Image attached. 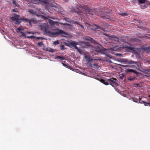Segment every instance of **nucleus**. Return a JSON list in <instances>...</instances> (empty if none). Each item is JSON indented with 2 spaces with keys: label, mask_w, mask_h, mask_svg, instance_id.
<instances>
[{
  "label": "nucleus",
  "mask_w": 150,
  "mask_h": 150,
  "mask_svg": "<svg viewBox=\"0 0 150 150\" xmlns=\"http://www.w3.org/2000/svg\"><path fill=\"white\" fill-rule=\"evenodd\" d=\"M137 40V39L135 38H130V40L132 42L135 41Z\"/></svg>",
  "instance_id": "473e14b6"
},
{
  "label": "nucleus",
  "mask_w": 150,
  "mask_h": 150,
  "mask_svg": "<svg viewBox=\"0 0 150 150\" xmlns=\"http://www.w3.org/2000/svg\"><path fill=\"white\" fill-rule=\"evenodd\" d=\"M94 49L95 51L101 54L104 53V50L101 48V46L100 45L95 46L94 47Z\"/></svg>",
  "instance_id": "0eeeda50"
},
{
  "label": "nucleus",
  "mask_w": 150,
  "mask_h": 150,
  "mask_svg": "<svg viewBox=\"0 0 150 150\" xmlns=\"http://www.w3.org/2000/svg\"><path fill=\"white\" fill-rule=\"evenodd\" d=\"M112 79H113L114 80H115V81H116L117 80L115 78H112Z\"/></svg>",
  "instance_id": "c03bdc74"
},
{
  "label": "nucleus",
  "mask_w": 150,
  "mask_h": 150,
  "mask_svg": "<svg viewBox=\"0 0 150 150\" xmlns=\"http://www.w3.org/2000/svg\"><path fill=\"white\" fill-rule=\"evenodd\" d=\"M142 71L144 73L149 74H150V69H142Z\"/></svg>",
  "instance_id": "a211bd4d"
},
{
  "label": "nucleus",
  "mask_w": 150,
  "mask_h": 150,
  "mask_svg": "<svg viewBox=\"0 0 150 150\" xmlns=\"http://www.w3.org/2000/svg\"><path fill=\"white\" fill-rule=\"evenodd\" d=\"M71 11H72L75 12L77 14L80 13H81V11L79 9L77 8H71Z\"/></svg>",
  "instance_id": "f8f14e48"
},
{
  "label": "nucleus",
  "mask_w": 150,
  "mask_h": 150,
  "mask_svg": "<svg viewBox=\"0 0 150 150\" xmlns=\"http://www.w3.org/2000/svg\"><path fill=\"white\" fill-rule=\"evenodd\" d=\"M135 78V77L129 76L128 78V80L129 81H132L134 80Z\"/></svg>",
  "instance_id": "4be33fe9"
},
{
  "label": "nucleus",
  "mask_w": 150,
  "mask_h": 150,
  "mask_svg": "<svg viewBox=\"0 0 150 150\" xmlns=\"http://www.w3.org/2000/svg\"><path fill=\"white\" fill-rule=\"evenodd\" d=\"M65 62H66V61H64L63 62L64 63H65Z\"/></svg>",
  "instance_id": "3c124183"
},
{
  "label": "nucleus",
  "mask_w": 150,
  "mask_h": 150,
  "mask_svg": "<svg viewBox=\"0 0 150 150\" xmlns=\"http://www.w3.org/2000/svg\"><path fill=\"white\" fill-rule=\"evenodd\" d=\"M29 12H30V13H33V11H31V10H30V11H29Z\"/></svg>",
  "instance_id": "79ce46f5"
},
{
  "label": "nucleus",
  "mask_w": 150,
  "mask_h": 150,
  "mask_svg": "<svg viewBox=\"0 0 150 150\" xmlns=\"http://www.w3.org/2000/svg\"><path fill=\"white\" fill-rule=\"evenodd\" d=\"M21 28L20 27L19 28H17V30L18 32H21V31L24 30V29L21 26Z\"/></svg>",
  "instance_id": "bb28decb"
},
{
  "label": "nucleus",
  "mask_w": 150,
  "mask_h": 150,
  "mask_svg": "<svg viewBox=\"0 0 150 150\" xmlns=\"http://www.w3.org/2000/svg\"><path fill=\"white\" fill-rule=\"evenodd\" d=\"M27 33L29 34H30L31 33L30 32H28Z\"/></svg>",
  "instance_id": "09e8293b"
},
{
  "label": "nucleus",
  "mask_w": 150,
  "mask_h": 150,
  "mask_svg": "<svg viewBox=\"0 0 150 150\" xmlns=\"http://www.w3.org/2000/svg\"><path fill=\"white\" fill-rule=\"evenodd\" d=\"M84 58L88 61V64L89 67L97 69L98 68V59H93L88 55H85Z\"/></svg>",
  "instance_id": "f03ea898"
},
{
  "label": "nucleus",
  "mask_w": 150,
  "mask_h": 150,
  "mask_svg": "<svg viewBox=\"0 0 150 150\" xmlns=\"http://www.w3.org/2000/svg\"><path fill=\"white\" fill-rule=\"evenodd\" d=\"M78 44V43L74 41L69 42L68 43H66L65 44V45L67 46H72V47L76 49L79 53H81V51L76 46V45Z\"/></svg>",
  "instance_id": "423d86ee"
},
{
  "label": "nucleus",
  "mask_w": 150,
  "mask_h": 150,
  "mask_svg": "<svg viewBox=\"0 0 150 150\" xmlns=\"http://www.w3.org/2000/svg\"><path fill=\"white\" fill-rule=\"evenodd\" d=\"M42 17L43 18H44L45 20H47L48 19V18H50V17L49 16H42Z\"/></svg>",
  "instance_id": "c85d7f7f"
},
{
  "label": "nucleus",
  "mask_w": 150,
  "mask_h": 150,
  "mask_svg": "<svg viewBox=\"0 0 150 150\" xmlns=\"http://www.w3.org/2000/svg\"><path fill=\"white\" fill-rule=\"evenodd\" d=\"M112 50L115 51H119L122 50V47H119L118 46H116L111 48Z\"/></svg>",
  "instance_id": "4468645a"
},
{
  "label": "nucleus",
  "mask_w": 150,
  "mask_h": 150,
  "mask_svg": "<svg viewBox=\"0 0 150 150\" xmlns=\"http://www.w3.org/2000/svg\"><path fill=\"white\" fill-rule=\"evenodd\" d=\"M117 54L119 56H121L122 55V54Z\"/></svg>",
  "instance_id": "ea45409f"
},
{
  "label": "nucleus",
  "mask_w": 150,
  "mask_h": 150,
  "mask_svg": "<svg viewBox=\"0 0 150 150\" xmlns=\"http://www.w3.org/2000/svg\"><path fill=\"white\" fill-rule=\"evenodd\" d=\"M134 65H133L132 66H129V65H121V66L122 67H132L134 66Z\"/></svg>",
  "instance_id": "a878e982"
},
{
  "label": "nucleus",
  "mask_w": 150,
  "mask_h": 150,
  "mask_svg": "<svg viewBox=\"0 0 150 150\" xmlns=\"http://www.w3.org/2000/svg\"><path fill=\"white\" fill-rule=\"evenodd\" d=\"M48 22L50 24V25L51 27L53 28H55V24L57 22H55L50 19L48 20Z\"/></svg>",
  "instance_id": "9d476101"
},
{
  "label": "nucleus",
  "mask_w": 150,
  "mask_h": 150,
  "mask_svg": "<svg viewBox=\"0 0 150 150\" xmlns=\"http://www.w3.org/2000/svg\"><path fill=\"white\" fill-rule=\"evenodd\" d=\"M108 81L110 83V84L113 86V85L115 86H118V84L114 80L111 79H107V80H105L103 79H101L100 80V81L105 84V85H108L109 83L107 81Z\"/></svg>",
  "instance_id": "20e7f679"
},
{
  "label": "nucleus",
  "mask_w": 150,
  "mask_h": 150,
  "mask_svg": "<svg viewBox=\"0 0 150 150\" xmlns=\"http://www.w3.org/2000/svg\"><path fill=\"white\" fill-rule=\"evenodd\" d=\"M41 30L43 31L46 34L51 36L54 37L57 35H61L63 37H65L68 34L62 30L56 28L55 29V32H52L48 30V27L45 24L41 25Z\"/></svg>",
  "instance_id": "f257e3e1"
},
{
  "label": "nucleus",
  "mask_w": 150,
  "mask_h": 150,
  "mask_svg": "<svg viewBox=\"0 0 150 150\" xmlns=\"http://www.w3.org/2000/svg\"><path fill=\"white\" fill-rule=\"evenodd\" d=\"M22 21H26L27 23H29L30 25L31 24V22H33V21L30 19H28L26 18H22L21 19Z\"/></svg>",
  "instance_id": "ddd939ff"
},
{
  "label": "nucleus",
  "mask_w": 150,
  "mask_h": 150,
  "mask_svg": "<svg viewBox=\"0 0 150 150\" xmlns=\"http://www.w3.org/2000/svg\"><path fill=\"white\" fill-rule=\"evenodd\" d=\"M112 39V41H113L114 40L115 41V42H114V44H116L117 42H118L119 41V38L117 37H115V36H113Z\"/></svg>",
  "instance_id": "6ab92c4d"
},
{
  "label": "nucleus",
  "mask_w": 150,
  "mask_h": 150,
  "mask_svg": "<svg viewBox=\"0 0 150 150\" xmlns=\"http://www.w3.org/2000/svg\"><path fill=\"white\" fill-rule=\"evenodd\" d=\"M149 63H150V61H149Z\"/></svg>",
  "instance_id": "603ef678"
},
{
  "label": "nucleus",
  "mask_w": 150,
  "mask_h": 150,
  "mask_svg": "<svg viewBox=\"0 0 150 150\" xmlns=\"http://www.w3.org/2000/svg\"><path fill=\"white\" fill-rule=\"evenodd\" d=\"M86 13L88 14L89 15L91 16L93 15V13H94L96 15L99 16L101 18H102L105 19H109V16L104 13H103L101 11H95L94 10V11H92L91 10L89 9L88 8H87L86 9Z\"/></svg>",
  "instance_id": "7ed1b4c3"
},
{
  "label": "nucleus",
  "mask_w": 150,
  "mask_h": 150,
  "mask_svg": "<svg viewBox=\"0 0 150 150\" xmlns=\"http://www.w3.org/2000/svg\"><path fill=\"white\" fill-rule=\"evenodd\" d=\"M65 46L64 45H62L60 47V49L61 50L64 49Z\"/></svg>",
  "instance_id": "72a5a7b5"
},
{
  "label": "nucleus",
  "mask_w": 150,
  "mask_h": 150,
  "mask_svg": "<svg viewBox=\"0 0 150 150\" xmlns=\"http://www.w3.org/2000/svg\"><path fill=\"white\" fill-rule=\"evenodd\" d=\"M37 38V39H40V38L39 37H37V38Z\"/></svg>",
  "instance_id": "37998d69"
},
{
  "label": "nucleus",
  "mask_w": 150,
  "mask_h": 150,
  "mask_svg": "<svg viewBox=\"0 0 150 150\" xmlns=\"http://www.w3.org/2000/svg\"><path fill=\"white\" fill-rule=\"evenodd\" d=\"M86 39L87 40L90 41L93 43L95 44L96 43L97 44H98V42H96L95 40H94L91 37H88Z\"/></svg>",
  "instance_id": "2eb2a0df"
},
{
  "label": "nucleus",
  "mask_w": 150,
  "mask_h": 150,
  "mask_svg": "<svg viewBox=\"0 0 150 150\" xmlns=\"http://www.w3.org/2000/svg\"><path fill=\"white\" fill-rule=\"evenodd\" d=\"M19 15L14 14L11 19L15 24L19 25L21 22V20L19 18Z\"/></svg>",
  "instance_id": "39448f33"
},
{
  "label": "nucleus",
  "mask_w": 150,
  "mask_h": 150,
  "mask_svg": "<svg viewBox=\"0 0 150 150\" xmlns=\"http://www.w3.org/2000/svg\"><path fill=\"white\" fill-rule=\"evenodd\" d=\"M139 84H137V86H139Z\"/></svg>",
  "instance_id": "a18cd8bd"
},
{
  "label": "nucleus",
  "mask_w": 150,
  "mask_h": 150,
  "mask_svg": "<svg viewBox=\"0 0 150 150\" xmlns=\"http://www.w3.org/2000/svg\"><path fill=\"white\" fill-rule=\"evenodd\" d=\"M12 3L15 6H19V5L17 3L16 1L15 0H12Z\"/></svg>",
  "instance_id": "412c9836"
},
{
  "label": "nucleus",
  "mask_w": 150,
  "mask_h": 150,
  "mask_svg": "<svg viewBox=\"0 0 150 150\" xmlns=\"http://www.w3.org/2000/svg\"><path fill=\"white\" fill-rule=\"evenodd\" d=\"M43 45L44 44L42 42H39L38 43V45L39 47H42Z\"/></svg>",
  "instance_id": "cd10ccee"
},
{
  "label": "nucleus",
  "mask_w": 150,
  "mask_h": 150,
  "mask_svg": "<svg viewBox=\"0 0 150 150\" xmlns=\"http://www.w3.org/2000/svg\"><path fill=\"white\" fill-rule=\"evenodd\" d=\"M62 64H63V65L64 66L66 67V66H67V64H64V63H63V62H62Z\"/></svg>",
  "instance_id": "4c0bfd02"
},
{
  "label": "nucleus",
  "mask_w": 150,
  "mask_h": 150,
  "mask_svg": "<svg viewBox=\"0 0 150 150\" xmlns=\"http://www.w3.org/2000/svg\"><path fill=\"white\" fill-rule=\"evenodd\" d=\"M126 48V49L127 50H130L132 51H135V48L133 47H132L131 46H126L125 47H124Z\"/></svg>",
  "instance_id": "dca6fc26"
},
{
  "label": "nucleus",
  "mask_w": 150,
  "mask_h": 150,
  "mask_svg": "<svg viewBox=\"0 0 150 150\" xmlns=\"http://www.w3.org/2000/svg\"><path fill=\"white\" fill-rule=\"evenodd\" d=\"M54 58L56 59H60L61 60H64L66 59L64 57L61 56H56Z\"/></svg>",
  "instance_id": "aec40b11"
},
{
  "label": "nucleus",
  "mask_w": 150,
  "mask_h": 150,
  "mask_svg": "<svg viewBox=\"0 0 150 150\" xmlns=\"http://www.w3.org/2000/svg\"><path fill=\"white\" fill-rule=\"evenodd\" d=\"M125 62H127L128 64H136L137 66H138V63L137 62H134L132 60H129L128 61H126L125 60L124 61Z\"/></svg>",
  "instance_id": "f3484780"
},
{
  "label": "nucleus",
  "mask_w": 150,
  "mask_h": 150,
  "mask_svg": "<svg viewBox=\"0 0 150 150\" xmlns=\"http://www.w3.org/2000/svg\"><path fill=\"white\" fill-rule=\"evenodd\" d=\"M149 36H150V35H149ZM140 38H146L147 39H150V37H149V36H142V37H141L140 36H139Z\"/></svg>",
  "instance_id": "c756f323"
},
{
  "label": "nucleus",
  "mask_w": 150,
  "mask_h": 150,
  "mask_svg": "<svg viewBox=\"0 0 150 150\" xmlns=\"http://www.w3.org/2000/svg\"><path fill=\"white\" fill-rule=\"evenodd\" d=\"M125 71L127 73L133 72L135 74L137 75H138L139 74V73L138 72L136 71L131 69H127L125 70Z\"/></svg>",
  "instance_id": "9b49d317"
},
{
  "label": "nucleus",
  "mask_w": 150,
  "mask_h": 150,
  "mask_svg": "<svg viewBox=\"0 0 150 150\" xmlns=\"http://www.w3.org/2000/svg\"><path fill=\"white\" fill-rule=\"evenodd\" d=\"M48 51L51 52H54L55 51V50L52 48H49V49L47 50Z\"/></svg>",
  "instance_id": "b1692460"
},
{
  "label": "nucleus",
  "mask_w": 150,
  "mask_h": 150,
  "mask_svg": "<svg viewBox=\"0 0 150 150\" xmlns=\"http://www.w3.org/2000/svg\"><path fill=\"white\" fill-rule=\"evenodd\" d=\"M93 27V28L94 29H93L92 28H91V30H98V29H101L102 31H105V30L104 28H101L100 26H98L96 25H93V26H91V27Z\"/></svg>",
  "instance_id": "1a4fd4ad"
},
{
  "label": "nucleus",
  "mask_w": 150,
  "mask_h": 150,
  "mask_svg": "<svg viewBox=\"0 0 150 150\" xmlns=\"http://www.w3.org/2000/svg\"><path fill=\"white\" fill-rule=\"evenodd\" d=\"M34 2V4H47L48 2L47 0H33Z\"/></svg>",
  "instance_id": "6e6552de"
},
{
  "label": "nucleus",
  "mask_w": 150,
  "mask_h": 150,
  "mask_svg": "<svg viewBox=\"0 0 150 150\" xmlns=\"http://www.w3.org/2000/svg\"><path fill=\"white\" fill-rule=\"evenodd\" d=\"M66 25H70V24H68V23H67V24H66Z\"/></svg>",
  "instance_id": "de8ad7c7"
},
{
  "label": "nucleus",
  "mask_w": 150,
  "mask_h": 150,
  "mask_svg": "<svg viewBox=\"0 0 150 150\" xmlns=\"http://www.w3.org/2000/svg\"><path fill=\"white\" fill-rule=\"evenodd\" d=\"M147 7V6L145 5L141 6V9H144L146 8Z\"/></svg>",
  "instance_id": "7c9ffc66"
},
{
  "label": "nucleus",
  "mask_w": 150,
  "mask_h": 150,
  "mask_svg": "<svg viewBox=\"0 0 150 150\" xmlns=\"http://www.w3.org/2000/svg\"><path fill=\"white\" fill-rule=\"evenodd\" d=\"M21 33L22 34V35L23 36H25V33L23 32H21Z\"/></svg>",
  "instance_id": "e433bc0d"
},
{
  "label": "nucleus",
  "mask_w": 150,
  "mask_h": 150,
  "mask_svg": "<svg viewBox=\"0 0 150 150\" xmlns=\"http://www.w3.org/2000/svg\"><path fill=\"white\" fill-rule=\"evenodd\" d=\"M36 37L35 36H33V35H32V36H31L30 37H29V38H35Z\"/></svg>",
  "instance_id": "c9c22d12"
},
{
  "label": "nucleus",
  "mask_w": 150,
  "mask_h": 150,
  "mask_svg": "<svg viewBox=\"0 0 150 150\" xmlns=\"http://www.w3.org/2000/svg\"><path fill=\"white\" fill-rule=\"evenodd\" d=\"M59 44V42L58 41H55L54 42L53 44L55 45H58Z\"/></svg>",
  "instance_id": "2f4dec72"
},
{
  "label": "nucleus",
  "mask_w": 150,
  "mask_h": 150,
  "mask_svg": "<svg viewBox=\"0 0 150 150\" xmlns=\"http://www.w3.org/2000/svg\"><path fill=\"white\" fill-rule=\"evenodd\" d=\"M104 34L106 36H107L108 35L107 34Z\"/></svg>",
  "instance_id": "49530a36"
},
{
  "label": "nucleus",
  "mask_w": 150,
  "mask_h": 150,
  "mask_svg": "<svg viewBox=\"0 0 150 150\" xmlns=\"http://www.w3.org/2000/svg\"><path fill=\"white\" fill-rule=\"evenodd\" d=\"M145 3H146V5L147 6L150 5V1H146Z\"/></svg>",
  "instance_id": "f704fd0d"
},
{
  "label": "nucleus",
  "mask_w": 150,
  "mask_h": 150,
  "mask_svg": "<svg viewBox=\"0 0 150 150\" xmlns=\"http://www.w3.org/2000/svg\"><path fill=\"white\" fill-rule=\"evenodd\" d=\"M146 0H139V2L140 4H144L146 2Z\"/></svg>",
  "instance_id": "5701e85b"
},
{
  "label": "nucleus",
  "mask_w": 150,
  "mask_h": 150,
  "mask_svg": "<svg viewBox=\"0 0 150 150\" xmlns=\"http://www.w3.org/2000/svg\"><path fill=\"white\" fill-rule=\"evenodd\" d=\"M118 14L122 16H126L128 15V14L126 13H120Z\"/></svg>",
  "instance_id": "393cba45"
},
{
  "label": "nucleus",
  "mask_w": 150,
  "mask_h": 150,
  "mask_svg": "<svg viewBox=\"0 0 150 150\" xmlns=\"http://www.w3.org/2000/svg\"><path fill=\"white\" fill-rule=\"evenodd\" d=\"M80 26L83 29H84V27L82 25H80Z\"/></svg>",
  "instance_id": "a19ab883"
},
{
  "label": "nucleus",
  "mask_w": 150,
  "mask_h": 150,
  "mask_svg": "<svg viewBox=\"0 0 150 150\" xmlns=\"http://www.w3.org/2000/svg\"><path fill=\"white\" fill-rule=\"evenodd\" d=\"M147 103L150 105V103Z\"/></svg>",
  "instance_id": "8fccbe9b"
},
{
  "label": "nucleus",
  "mask_w": 150,
  "mask_h": 150,
  "mask_svg": "<svg viewBox=\"0 0 150 150\" xmlns=\"http://www.w3.org/2000/svg\"><path fill=\"white\" fill-rule=\"evenodd\" d=\"M12 12H17V11H16L15 9H13V10H12Z\"/></svg>",
  "instance_id": "58836bf2"
}]
</instances>
